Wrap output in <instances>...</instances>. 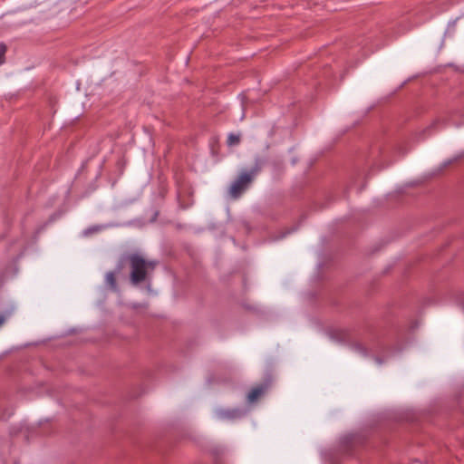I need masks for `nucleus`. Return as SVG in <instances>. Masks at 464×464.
<instances>
[{
  "mask_svg": "<svg viewBox=\"0 0 464 464\" xmlns=\"http://www.w3.org/2000/svg\"><path fill=\"white\" fill-rule=\"evenodd\" d=\"M158 265L157 261L146 260L138 253H131L129 258L130 282L132 285H139L144 282L150 281V273Z\"/></svg>",
  "mask_w": 464,
  "mask_h": 464,
  "instance_id": "obj_1",
  "label": "nucleus"
},
{
  "mask_svg": "<svg viewBox=\"0 0 464 464\" xmlns=\"http://www.w3.org/2000/svg\"><path fill=\"white\" fill-rule=\"evenodd\" d=\"M257 169H254L250 172L241 173L231 184L229 188V195L232 198L236 199L241 197V195L247 189L250 184L253 182L255 175Z\"/></svg>",
  "mask_w": 464,
  "mask_h": 464,
  "instance_id": "obj_2",
  "label": "nucleus"
},
{
  "mask_svg": "<svg viewBox=\"0 0 464 464\" xmlns=\"http://www.w3.org/2000/svg\"><path fill=\"white\" fill-rule=\"evenodd\" d=\"M365 443V438L361 434H347L341 438L339 442V450L346 456H353L357 449L362 447Z\"/></svg>",
  "mask_w": 464,
  "mask_h": 464,
  "instance_id": "obj_3",
  "label": "nucleus"
},
{
  "mask_svg": "<svg viewBox=\"0 0 464 464\" xmlns=\"http://www.w3.org/2000/svg\"><path fill=\"white\" fill-rule=\"evenodd\" d=\"M274 382V376L272 372H266L260 383L253 386L246 395V401L248 403H254L257 401L266 392L272 387Z\"/></svg>",
  "mask_w": 464,
  "mask_h": 464,
  "instance_id": "obj_4",
  "label": "nucleus"
},
{
  "mask_svg": "<svg viewBox=\"0 0 464 464\" xmlns=\"http://www.w3.org/2000/svg\"><path fill=\"white\" fill-rule=\"evenodd\" d=\"M247 413V411L243 408H219L215 411V415L218 419L225 421H235L241 420Z\"/></svg>",
  "mask_w": 464,
  "mask_h": 464,
  "instance_id": "obj_5",
  "label": "nucleus"
},
{
  "mask_svg": "<svg viewBox=\"0 0 464 464\" xmlns=\"http://www.w3.org/2000/svg\"><path fill=\"white\" fill-rule=\"evenodd\" d=\"M116 273L113 271H110L105 276V281L107 285L110 287L111 290L116 292L118 291V284L116 281Z\"/></svg>",
  "mask_w": 464,
  "mask_h": 464,
  "instance_id": "obj_6",
  "label": "nucleus"
},
{
  "mask_svg": "<svg viewBox=\"0 0 464 464\" xmlns=\"http://www.w3.org/2000/svg\"><path fill=\"white\" fill-rule=\"evenodd\" d=\"M131 256V253H126L121 256L115 267V273H121L126 265H129V258Z\"/></svg>",
  "mask_w": 464,
  "mask_h": 464,
  "instance_id": "obj_7",
  "label": "nucleus"
},
{
  "mask_svg": "<svg viewBox=\"0 0 464 464\" xmlns=\"http://www.w3.org/2000/svg\"><path fill=\"white\" fill-rule=\"evenodd\" d=\"M240 143V135L230 133L227 137V146H236Z\"/></svg>",
  "mask_w": 464,
  "mask_h": 464,
  "instance_id": "obj_8",
  "label": "nucleus"
},
{
  "mask_svg": "<svg viewBox=\"0 0 464 464\" xmlns=\"http://www.w3.org/2000/svg\"><path fill=\"white\" fill-rule=\"evenodd\" d=\"M7 46L4 43H0V65L5 62V53Z\"/></svg>",
  "mask_w": 464,
  "mask_h": 464,
  "instance_id": "obj_9",
  "label": "nucleus"
},
{
  "mask_svg": "<svg viewBox=\"0 0 464 464\" xmlns=\"http://www.w3.org/2000/svg\"><path fill=\"white\" fill-rule=\"evenodd\" d=\"M354 349L358 352H360L361 353H362L363 355H367V352H366V349L360 343H356L354 344Z\"/></svg>",
  "mask_w": 464,
  "mask_h": 464,
  "instance_id": "obj_10",
  "label": "nucleus"
},
{
  "mask_svg": "<svg viewBox=\"0 0 464 464\" xmlns=\"http://www.w3.org/2000/svg\"><path fill=\"white\" fill-rule=\"evenodd\" d=\"M5 322V316L3 314H0V326H2Z\"/></svg>",
  "mask_w": 464,
  "mask_h": 464,
  "instance_id": "obj_11",
  "label": "nucleus"
},
{
  "mask_svg": "<svg viewBox=\"0 0 464 464\" xmlns=\"http://www.w3.org/2000/svg\"><path fill=\"white\" fill-rule=\"evenodd\" d=\"M437 123H439V121H434V123L430 126V128L433 127V125H436Z\"/></svg>",
  "mask_w": 464,
  "mask_h": 464,
  "instance_id": "obj_12",
  "label": "nucleus"
}]
</instances>
